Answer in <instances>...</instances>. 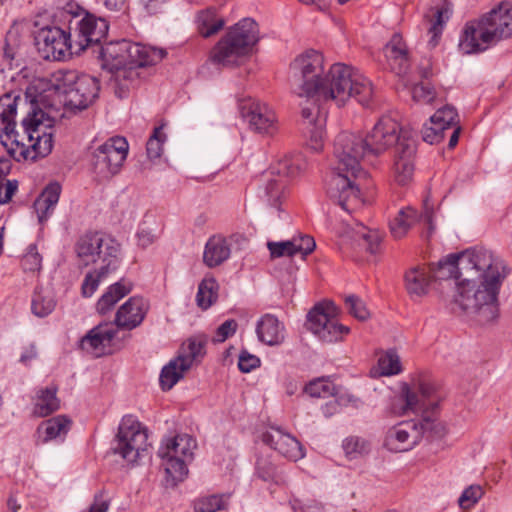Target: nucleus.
I'll return each mask as SVG.
<instances>
[{
  "instance_id": "63",
  "label": "nucleus",
  "mask_w": 512,
  "mask_h": 512,
  "mask_svg": "<svg viewBox=\"0 0 512 512\" xmlns=\"http://www.w3.org/2000/svg\"><path fill=\"white\" fill-rule=\"evenodd\" d=\"M340 406V400L334 398L326 402L325 405L322 406V412L325 417H331L340 411Z\"/></svg>"
},
{
  "instance_id": "20",
  "label": "nucleus",
  "mask_w": 512,
  "mask_h": 512,
  "mask_svg": "<svg viewBox=\"0 0 512 512\" xmlns=\"http://www.w3.org/2000/svg\"><path fill=\"white\" fill-rule=\"evenodd\" d=\"M489 250L483 247H474L467 249L463 252L450 254L444 259L440 260L436 266L431 265L430 274L434 280H449L455 279L458 282H464L465 275L464 270L461 268L462 260L465 258H474L481 253H488Z\"/></svg>"
},
{
  "instance_id": "26",
  "label": "nucleus",
  "mask_w": 512,
  "mask_h": 512,
  "mask_svg": "<svg viewBox=\"0 0 512 512\" xmlns=\"http://www.w3.org/2000/svg\"><path fill=\"white\" fill-rule=\"evenodd\" d=\"M267 247L272 258L292 257L296 254L306 256L314 251L316 243L309 235H299L288 241L268 242Z\"/></svg>"
},
{
  "instance_id": "58",
  "label": "nucleus",
  "mask_w": 512,
  "mask_h": 512,
  "mask_svg": "<svg viewBox=\"0 0 512 512\" xmlns=\"http://www.w3.org/2000/svg\"><path fill=\"white\" fill-rule=\"evenodd\" d=\"M238 324L234 319H228L224 321L215 332V335L212 339L214 343H222L226 341L229 337L235 334L237 330Z\"/></svg>"
},
{
  "instance_id": "16",
  "label": "nucleus",
  "mask_w": 512,
  "mask_h": 512,
  "mask_svg": "<svg viewBox=\"0 0 512 512\" xmlns=\"http://www.w3.org/2000/svg\"><path fill=\"white\" fill-rule=\"evenodd\" d=\"M435 393V386L426 380H418L413 387L404 384L399 398L392 405V412L403 416L409 412L417 413L429 407H436L438 398L435 397Z\"/></svg>"
},
{
  "instance_id": "37",
  "label": "nucleus",
  "mask_w": 512,
  "mask_h": 512,
  "mask_svg": "<svg viewBox=\"0 0 512 512\" xmlns=\"http://www.w3.org/2000/svg\"><path fill=\"white\" fill-rule=\"evenodd\" d=\"M224 24V19L217 16L215 9L201 11L197 16L198 31L205 38L216 34Z\"/></svg>"
},
{
  "instance_id": "7",
  "label": "nucleus",
  "mask_w": 512,
  "mask_h": 512,
  "mask_svg": "<svg viewBox=\"0 0 512 512\" xmlns=\"http://www.w3.org/2000/svg\"><path fill=\"white\" fill-rule=\"evenodd\" d=\"M52 86L62 96L64 106L83 110L98 97L100 86L97 78L78 74L74 70H58L52 75Z\"/></svg>"
},
{
  "instance_id": "4",
  "label": "nucleus",
  "mask_w": 512,
  "mask_h": 512,
  "mask_svg": "<svg viewBox=\"0 0 512 512\" xmlns=\"http://www.w3.org/2000/svg\"><path fill=\"white\" fill-rule=\"evenodd\" d=\"M370 156L377 157L393 148V172L399 185L408 184L414 172L416 141L411 133L401 128L391 116H382L372 131L364 137Z\"/></svg>"
},
{
  "instance_id": "48",
  "label": "nucleus",
  "mask_w": 512,
  "mask_h": 512,
  "mask_svg": "<svg viewBox=\"0 0 512 512\" xmlns=\"http://www.w3.org/2000/svg\"><path fill=\"white\" fill-rule=\"evenodd\" d=\"M256 474L264 481L280 483L283 481L277 467L268 458H258L256 461Z\"/></svg>"
},
{
  "instance_id": "13",
  "label": "nucleus",
  "mask_w": 512,
  "mask_h": 512,
  "mask_svg": "<svg viewBox=\"0 0 512 512\" xmlns=\"http://www.w3.org/2000/svg\"><path fill=\"white\" fill-rule=\"evenodd\" d=\"M128 142L113 137L96 147L90 155V164L99 180H107L119 173L128 154Z\"/></svg>"
},
{
  "instance_id": "54",
  "label": "nucleus",
  "mask_w": 512,
  "mask_h": 512,
  "mask_svg": "<svg viewBox=\"0 0 512 512\" xmlns=\"http://www.w3.org/2000/svg\"><path fill=\"white\" fill-rule=\"evenodd\" d=\"M483 489L480 485H471L466 488L458 499L462 509H469L474 506L483 496Z\"/></svg>"
},
{
  "instance_id": "10",
  "label": "nucleus",
  "mask_w": 512,
  "mask_h": 512,
  "mask_svg": "<svg viewBox=\"0 0 512 512\" xmlns=\"http://www.w3.org/2000/svg\"><path fill=\"white\" fill-rule=\"evenodd\" d=\"M75 252L79 262L84 266L119 267L120 244L102 232H86L75 243Z\"/></svg>"
},
{
  "instance_id": "31",
  "label": "nucleus",
  "mask_w": 512,
  "mask_h": 512,
  "mask_svg": "<svg viewBox=\"0 0 512 512\" xmlns=\"http://www.w3.org/2000/svg\"><path fill=\"white\" fill-rule=\"evenodd\" d=\"M72 426V420L66 415H58L41 422L37 428L39 438L43 443L51 440H63Z\"/></svg>"
},
{
  "instance_id": "45",
  "label": "nucleus",
  "mask_w": 512,
  "mask_h": 512,
  "mask_svg": "<svg viewBox=\"0 0 512 512\" xmlns=\"http://www.w3.org/2000/svg\"><path fill=\"white\" fill-rule=\"evenodd\" d=\"M55 308V301L49 294H43L41 291H35L32 302V313L37 317H46Z\"/></svg>"
},
{
  "instance_id": "23",
  "label": "nucleus",
  "mask_w": 512,
  "mask_h": 512,
  "mask_svg": "<svg viewBox=\"0 0 512 512\" xmlns=\"http://www.w3.org/2000/svg\"><path fill=\"white\" fill-rule=\"evenodd\" d=\"M18 101H20V97L11 93L0 97V139L7 149L13 146V140L19 137L15 130Z\"/></svg>"
},
{
  "instance_id": "5",
  "label": "nucleus",
  "mask_w": 512,
  "mask_h": 512,
  "mask_svg": "<svg viewBox=\"0 0 512 512\" xmlns=\"http://www.w3.org/2000/svg\"><path fill=\"white\" fill-rule=\"evenodd\" d=\"M511 36L512 5L501 2L480 19L465 24L458 47L463 54L479 53Z\"/></svg>"
},
{
  "instance_id": "57",
  "label": "nucleus",
  "mask_w": 512,
  "mask_h": 512,
  "mask_svg": "<svg viewBox=\"0 0 512 512\" xmlns=\"http://www.w3.org/2000/svg\"><path fill=\"white\" fill-rule=\"evenodd\" d=\"M343 449L347 456L350 458H355L358 454L368 452L369 443L359 437H350L344 440Z\"/></svg>"
},
{
  "instance_id": "6",
  "label": "nucleus",
  "mask_w": 512,
  "mask_h": 512,
  "mask_svg": "<svg viewBox=\"0 0 512 512\" xmlns=\"http://www.w3.org/2000/svg\"><path fill=\"white\" fill-rule=\"evenodd\" d=\"M259 41L258 24L244 18L228 30L211 52V60L222 66L234 65L237 59L252 52Z\"/></svg>"
},
{
  "instance_id": "21",
  "label": "nucleus",
  "mask_w": 512,
  "mask_h": 512,
  "mask_svg": "<svg viewBox=\"0 0 512 512\" xmlns=\"http://www.w3.org/2000/svg\"><path fill=\"white\" fill-rule=\"evenodd\" d=\"M423 438V432L415 420L404 421L391 427L385 437V446L393 452L412 449Z\"/></svg>"
},
{
  "instance_id": "47",
  "label": "nucleus",
  "mask_w": 512,
  "mask_h": 512,
  "mask_svg": "<svg viewBox=\"0 0 512 512\" xmlns=\"http://www.w3.org/2000/svg\"><path fill=\"white\" fill-rule=\"evenodd\" d=\"M378 366L381 374L385 376L401 372L400 358L394 350H389L382 355L378 360Z\"/></svg>"
},
{
  "instance_id": "35",
  "label": "nucleus",
  "mask_w": 512,
  "mask_h": 512,
  "mask_svg": "<svg viewBox=\"0 0 512 512\" xmlns=\"http://www.w3.org/2000/svg\"><path fill=\"white\" fill-rule=\"evenodd\" d=\"M432 280L430 271L423 267H413L405 274V287L411 297H422L427 294Z\"/></svg>"
},
{
  "instance_id": "39",
  "label": "nucleus",
  "mask_w": 512,
  "mask_h": 512,
  "mask_svg": "<svg viewBox=\"0 0 512 512\" xmlns=\"http://www.w3.org/2000/svg\"><path fill=\"white\" fill-rule=\"evenodd\" d=\"M417 212L410 207L401 209L397 216L390 222V232L395 239H401L406 235L410 227L417 220Z\"/></svg>"
},
{
  "instance_id": "36",
  "label": "nucleus",
  "mask_w": 512,
  "mask_h": 512,
  "mask_svg": "<svg viewBox=\"0 0 512 512\" xmlns=\"http://www.w3.org/2000/svg\"><path fill=\"white\" fill-rule=\"evenodd\" d=\"M60 408V400L57 397V388L50 386L40 388L34 398L33 414L38 417H46Z\"/></svg>"
},
{
  "instance_id": "52",
  "label": "nucleus",
  "mask_w": 512,
  "mask_h": 512,
  "mask_svg": "<svg viewBox=\"0 0 512 512\" xmlns=\"http://www.w3.org/2000/svg\"><path fill=\"white\" fill-rule=\"evenodd\" d=\"M458 114L454 107L445 106L438 109L432 116L431 121H438L441 125L445 126L447 130L459 126L457 120Z\"/></svg>"
},
{
  "instance_id": "9",
  "label": "nucleus",
  "mask_w": 512,
  "mask_h": 512,
  "mask_svg": "<svg viewBox=\"0 0 512 512\" xmlns=\"http://www.w3.org/2000/svg\"><path fill=\"white\" fill-rule=\"evenodd\" d=\"M129 41L109 42L100 47L99 55L102 66L112 73V85L118 98L128 95L139 79V72L126 68L128 60Z\"/></svg>"
},
{
  "instance_id": "53",
  "label": "nucleus",
  "mask_w": 512,
  "mask_h": 512,
  "mask_svg": "<svg viewBox=\"0 0 512 512\" xmlns=\"http://www.w3.org/2000/svg\"><path fill=\"white\" fill-rule=\"evenodd\" d=\"M446 131L445 126L438 123V121L430 120V125L425 124L422 129V137L429 144H437L444 139Z\"/></svg>"
},
{
  "instance_id": "38",
  "label": "nucleus",
  "mask_w": 512,
  "mask_h": 512,
  "mask_svg": "<svg viewBox=\"0 0 512 512\" xmlns=\"http://www.w3.org/2000/svg\"><path fill=\"white\" fill-rule=\"evenodd\" d=\"M118 268L119 267L106 268V266H99L98 268L88 272L81 285L82 295L84 297H91L98 289L99 284Z\"/></svg>"
},
{
  "instance_id": "8",
  "label": "nucleus",
  "mask_w": 512,
  "mask_h": 512,
  "mask_svg": "<svg viewBox=\"0 0 512 512\" xmlns=\"http://www.w3.org/2000/svg\"><path fill=\"white\" fill-rule=\"evenodd\" d=\"M196 440L188 434H178L166 439L158 449L165 470V482L168 487H175L188 475L187 464L193 459Z\"/></svg>"
},
{
  "instance_id": "25",
  "label": "nucleus",
  "mask_w": 512,
  "mask_h": 512,
  "mask_svg": "<svg viewBox=\"0 0 512 512\" xmlns=\"http://www.w3.org/2000/svg\"><path fill=\"white\" fill-rule=\"evenodd\" d=\"M382 234L378 230L369 229L361 223L346 231L344 239L350 242L351 248L357 251H366L376 254L382 241Z\"/></svg>"
},
{
  "instance_id": "28",
  "label": "nucleus",
  "mask_w": 512,
  "mask_h": 512,
  "mask_svg": "<svg viewBox=\"0 0 512 512\" xmlns=\"http://www.w3.org/2000/svg\"><path fill=\"white\" fill-rule=\"evenodd\" d=\"M128 60L126 68H139L155 65L167 55L166 50L129 41Z\"/></svg>"
},
{
  "instance_id": "3",
  "label": "nucleus",
  "mask_w": 512,
  "mask_h": 512,
  "mask_svg": "<svg viewBox=\"0 0 512 512\" xmlns=\"http://www.w3.org/2000/svg\"><path fill=\"white\" fill-rule=\"evenodd\" d=\"M333 154L335 166L327 182V194L343 210L351 213L362 205L361 192L356 179L365 176L360 162L370 156L367 143L362 135L343 131L334 140Z\"/></svg>"
},
{
  "instance_id": "1",
  "label": "nucleus",
  "mask_w": 512,
  "mask_h": 512,
  "mask_svg": "<svg viewBox=\"0 0 512 512\" xmlns=\"http://www.w3.org/2000/svg\"><path fill=\"white\" fill-rule=\"evenodd\" d=\"M324 64L323 54L314 49L306 50L290 64L293 92L314 102L301 110L307 146L314 152L322 151L326 138V113L316 103L332 101L341 107L355 98L365 105L373 95L370 80L354 67L334 63L325 71Z\"/></svg>"
},
{
  "instance_id": "41",
  "label": "nucleus",
  "mask_w": 512,
  "mask_h": 512,
  "mask_svg": "<svg viewBox=\"0 0 512 512\" xmlns=\"http://www.w3.org/2000/svg\"><path fill=\"white\" fill-rule=\"evenodd\" d=\"M179 357L171 360L162 368L160 373V385L163 390H170L184 375L189 368H184Z\"/></svg>"
},
{
  "instance_id": "33",
  "label": "nucleus",
  "mask_w": 512,
  "mask_h": 512,
  "mask_svg": "<svg viewBox=\"0 0 512 512\" xmlns=\"http://www.w3.org/2000/svg\"><path fill=\"white\" fill-rule=\"evenodd\" d=\"M132 288L133 284L124 278L110 285L96 304L97 312L106 315L122 298L132 291Z\"/></svg>"
},
{
  "instance_id": "40",
  "label": "nucleus",
  "mask_w": 512,
  "mask_h": 512,
  "mask_svg": "<svg viewBox=\"0 0 512 512\" xmlns=\"http://www.w3.org/2000/svg\"><path fill=\"white\" fill-rule=\"evenodd\" d=\"M206 339L203 337L190 338L183 352L178 355L184 368H191L194 361H198L205 355Z\"/></svg>"
},
{
  "instance_id": "17",
  "label": "nucleus",
  "mask_w": 512,
  "mask_h": 512,
  "mask_svg": "<svg viewBox=\"0 0 512 512\" xmlns=\"http://www.w3.org/2000/svg\"><path fill=\"white\" fill-rule=\"evenodd\" d=\"M38 53L44 60L61 61L76 54L75 40L70 32L60 27H45L35 37Z\"/></svg>"
},
{
  "instance_id": "55",
  "label": "nucleus",
  "mask_w": 512,
  "mask_h": 512,
  "mask_svg": "<svg viewBox=\"0 0 512 512\" xmlns=\"http://www.w3.org/2000/svg\"><path fill=\"white\" fill-rule=\"evenodd\" d=\"M345 303L347 305L348 312L360 321H365L369 318L370 313L366 308L365 303L355 295L346 297Z\"/></svg>"
},
{
  "instance_id": "27",
  "label": "nucleus",
  "mask_w": 512,
  "mask_h": 512,
  "mask_svg": "<svg viewBox=\"0 0 512 512\" xmlns=\"http://www.w3.org/2000/svg\"><path fill=\"white\" fill-rule=\"evenodd\" d=\"M116 333L117 330L113 327V324H99L81 339V348L93 353L95 356H100L110 346Z\"/></svg>"
},
{
  "instance_id": "11",
  "label": "nucleus",
  "mask_w": 512,
  "mask_h": 512,
  "mask_svg": "<svg viewBox=\"0 0 512 512\" xmlns=\"http://www.w3.org/2000/svg\"><path fill=\"white\" fill-rule=\"evenodd\" d=\"M42 112H33L22 121L24 132L30 142L29 146L19 139L13 140V146L8 147V153L17 162L24 160L35 161L49 155L53 148V135L51 131L43 130V123L38 117Z\"/></svg>"
},
{
  "instance_id": "44",
  "label": "nucleus",
  "mask_w": 512,
  "mask_h": 512,
  "mask_svg": "<svg viewBox=\"0 0 512 512\" xmlns=\"http://www.w3.org/2000/svg\"><path fill=\"white\" fill-rule=\"evenodd\" d=\"M417 423L423 432V437L425 436L429 440L442 439L447 433L445 424L436 418L423 416Z\"/></svg>"
},
{
  "instance_id": "29",
  "label": "nucleus",
  "mask_w": 512,
  "mask_h": 512,
  "mask_svg": "<svg viewBox=\"0 0 512 512\" xmlns=\"http://www.w3.org/2000/svg\"><path fill=\"white\" fill-rule=\"evenodd\" d=\"M384 55L393 72L397 75L407 73L410 67V59L406 44L400 34H394L385 45Z\"/></svg>"
},
{
  "instance_id": "30",
  "label": "nucleus",
  "mask_w": 512,
  "mask_h": 512,
  "mask_svg": "<svg viewBox=\"0 0 512 512\" xmlns=\"http://www.w3.org/2000/svg\"><path fill=\"white\" fill-rule=\"evenodd\" d=\"M258 339L269 346L280 345L285 339L284 325L272 314L263 315L257 322Z\"/></svg>"
},
{
  "instance_id": "32",
  "label": "nucleus",
  "mask_w": 512,
  "mask_h": 512,
  "mask_svg": "<svg viewBox=\"0 0 512 512\" xmlns=\"http://www.w3.org/2000/svg\"><path fill=\"white\" fill-rule=\"evenodd\" d=\"M230 254L231 249L227 239L220 235H214L205 244L203 262L209 268H214L225 262Z\"/></svg>"
},
{
  "instance_id": "22",
  "label": "nucleus",
  "mask_w": 512,
  "mask_h": 512,
  "mask_svg": "<svg viewBox=\"0 0 512 512\" xmlns=\"http://www.w3.org/2000/svg\"><path fill=\"white\" fill-rule=\"evenodd\" d=\"M262 441L291 461L302 459L305 455L301 443L278 427H271L268 431L264 432L262 434Z\"/></svg>"
},
{
  "instance_id": "61",
  "label": "nucleus",
  "mask_w": 512,
  "mask_h": 512,
  "mask_svg": "<svg viewBox=\"0 0 512 512\" xmlns=\"http://www.w3.org/2000/svg\"><path fill=\"white\" fill-rule=\"evenodd\" d=\"M110 507V502L104 498L102 492L94 496V501L89 507V512H107Z\"/></svg>"
},
{
  "instance_id": "46",
  "label": "nucleus",
  "mask_w": 512,
  "mask_h": 512,
  "mask_svg": "<svg viewBox=\"0 0 512 512\" xmlns=\"http://www.w3.org/2000/svg\"><path fill=\"white\" fill-rule=\"evenodd\" d=\"M304 391L311 397L314 398H326L331 397L335 395V385L324 379L319 378L316 380H313L309 382L306 386Z\"/></svg>"
},
{
  "instance_id": "14",
  "label": "nucleus",
  "mask_w": 512,
  "mask_h": 512,
  "mask_svg": "<svg viewBox=\"0 0 512 512\" xmlns=\"http://www.w3.org/2000/svg\"><path fill=\"white\" fill-rule=\"evenodd\" d=\"M335 310L333 303H319L307 314V330L324 343L342 341L350 333V328L339 323L335 317Z\"/></svg>"
},
{
  "instance_id": "60",
  "label": "nucleus",
  "mask_w": 512,
  "mask_h": 512,
  "mask_svg": "<svg viewBox=\"0 0 512 512\" xmlns=\"http://www.w3.org/2000/svg\"><path fill=\"white\" fill-rule=\"evenodd\" d=\"M17 189V180H6L5 182L0 183V205L9 203Z\"/></svg>"
},
{
  "instance_id": "18",
  "label": "nucleus",
  "mask_w": 512,
  "mask_h": 512,
  "mask_svg": "<svg viewBox=\"0 0 512 512\" xmlns=\"http://www.w3.org/2000/svg\"><path fill=\"white\" fill-rule=\"evenodd\" d=\"M240 112L255 133L273 135L278 129L274 110L264 102L248 99L240 105Z\"/></svg>"
},
{
  "instance_id": "12",
  "label": "nucleus",
  "mask_w": 512,
  "mask_h": 512,
  "mask_svg": "<svg viewBox=\"0 0 512 512\" xmlns=\"http://www.w3.org/2000/svg\"><path fill=\"white\" fill-rule=\"evenodd\" d=\"M148 446L146 428L134 416H124L113 441V453L128 463H135L147 451Z\"/></svg>"
},
{
  "instance_id": "64",
  "label": "nucleus",
  "mask_w": 512,
  "mask_h": 512,
  "mask_svg": "<svg viewBox=\"0 0 512 512\" xmlns=\"http://www.w3.org/2000/svg\"><path fill=\"white\" fill-rule=\"evenodd\" d=\"M138 243L142 247H146L153 243L154 241V235L151 234L149 231L141 230L137 233Z\"/></svg>"
},
{
  "instance_id": "43",
  "label": "nucleus",
  "mask_w": 512,
  "mask_h": 512,
  "mask_svg": "<svg viewBox=\"0 0 512 512\" xmlns=\"http://www.w3.org/2000/svg\"><path fill=\"white\" fill-rule=\"evenodd\" d=\"M218 284L214 278L201 281L196 295L197 305L202 309L209 308L217 299Z\"/></svg>"
},
{
  "instance_id": "19",
  "label": "nucleus",
  "mask_w": 512,
  "mask_h": 512,
  "mask_svg": "<svg viewBox=\"0 0 512 512\" xmlns=\"http://www.w3.org/2000/svg\"><path fill=\"white\" fill-rule=\"evenodd\" d=\"M109 24L106 19L93 14L86 15L77 22L74 32L76 54L93 44H99L107 36Z\"/></svg>"
},
{
  "instance_id": "42",
  "label": "nucleus",
  "mask_w": 512,
  "mask_h": 512,
  "mask_svg": "<svg viewBox=\"0 0 512 512\" xmlns=\"http://www.w3.org/2000/svg\"><path fill=\"white\" fill-rule=\"evenodd\" d=\"M451 9L448 6L437 7L433 11L432 18H429L431 26L428 30L431 34L429 44L435 47L438 44L439 38L442 34L445 22L449 19Z\"/></svg>"
},
{
  "instance_id": "24",
  "label": "nucleus",
  "mask_w": 512,
  "mask_h": 512,
  "mask_svg": "<svg viewBox=\"0 0 512 512\" xmlns=\"http://www.w3.org/2000/svg\"><path fill=\"white\" fill-rule=\"evenodd\" d=\"M148 310L149 304L144 298L130 297L117 310L114 323L120 329L132 330L143 322Z\"/></svg>"
},
{
  "instance_id": "49",
  "label": "nucleus",
  "mask_w": 512,
  "mask_h": 512,
  "mask_svg": "<svg viewBox=\"0 0 512 512\" xmlns=\"http://www.w3.org/2000/svg\"><path fill=\"white\" fill-rule=\"evenodd\" d=\"M226 508V502L222 496L211 495L202 497L194 502L195 512H217Z\"/></svg>"
},
{
  "instance_id": "50",
  "label": "nucleus",
  "mask_w": 512,
  "mask_h": 512,
  "mask_svg": "<svg viewBox=\"0 0 512 512\" xmlns=\"http://www.w3.org/2000/svg\"><path fill=\"white\" fill-rule=\"evenodd\" d=\"M21 267L25 272H38L42 267V256L39 254L37 246L30 244L26 253L21 258Z\"/></svg>"
},
{
  "instance_id": "2",
  "label": "nucleus",
  "mask_w": 512,
  "mask_h": 512,
  "mask_svg": "<svg viewBox=\"0 0 512 512\" xmlns=\"http://www.w3.org/2000/svg\"><path fill=\"white\" fill-rule=\"evenodd\" d=\"M464 282H457L452 310L457 309L481 325L499 315L498 295L509 270L491 251L462 260Z\"/></svg>"
},
{
  "instance_id": "34",
  "label": "nucleus",
  "mask_w": 512,
  "mask_h": 512,
  "mask_svg": "<svg viewBox=\"0 0 512 512\" xmlns=\"http://www.w3.org/2000/svg\"><path fill=\"white\" fill-rule=\"evenodd\" d=\"M61 194V186L57 182L50 183L34 202V209L40 223L45 222L52 214Z\"/></svg>"
},
{
  "instance_id": "59",
  "label": "nucleus",
  "mask_w": 512,
  "mask_h": 512,
  "mask_svg": "<svg viewBox=\"0 0 512 512\" xmlns=\"http://www.w3.org/2000/svg\"><path fill=\"white\" fill-rule=\"evenodd\" d=\"M260 366V359L246 350L241 351L238 359V368L243 373H249Z\"/></svg>"
},
{
  "instance_id": "62",
  "label": "nucleus",
  "mask_w": 512,
  "mask_h": 512,
  "mask_svg": "<svg viewBox=\"0 0 512 512\" xmlns=\"http://www.w3.org/2000/svg\"><path fill=\"white\" fill-rule=\"evenodd\" d=\"M292 508L296 512H324L321 504L316 501H312L309 504H305L304 506H301L298 501H294Z\"/></svg>"
},
{
  "instance_id": "56",
  "label": "nucleus",
  "mask_w": 512,
  "mask_h": 512,
  "mask_svg": "<svg viewBox=\"0 0 512 512\" xmlns=\"http://www.w3.org/2000/svg\"><path fill=\"white\" fill-rule=\"evenodd\" d=\"M411 94L414 101L424 104L431 103L436 97L435 89L429 83L423 82L413 86Z\"/></svg>"
},
{
  "instance_id": "15",
  "label": "nucleus",
  "mask_w": 512,
  "mask_h": 512,
  "mask_svg": "<svg viewBox=\"0 0 512 512\" xmlns=\"http://www.w3.org/2000/svg\"><path fill=\"white\" fill-rule=\"evenodd\" d=\"M306 166V161L301 154L286 155L271 166L266 176L264 192L272 206L276 207L279 204L288 179L299 175Z\"/></svg>"
},
{
  "instance_id": "51",
  "label": "nucleus",
  "mask_w": 512,
  "mask_h": 512,
  "mask_svg": "<svg viewBox=\"0 0 512 512\" xmlns=\"http://www.w3.org/2000/svg\"><path fill=\"white\" fill-rule=\"evenodd\" d=\"M162 126L154 128L153 134L146 144L147 155L150 159L159 158L163 152V143L166 139Z\"/></svg>"
}]
</instances>
